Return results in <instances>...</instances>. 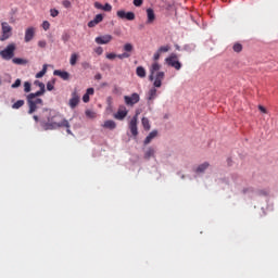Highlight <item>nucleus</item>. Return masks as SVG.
Listing matches in <instances>:
<instances>
[{"instance_id": "f257e3e1", "label": "nucleus", "mask_w": 278, "mask_h": 278, "mask_svg": "<svg viewBox=\"0 0 278 278\" xmlns=\"http://www.w3.org/2000/svg\"><path fill=\"white\" fill-rule=\"evenodd\" d=\"M160 58L162 54L159 50L153 54V62L149 67V80L153 81V86L155 88H162V81H164V77H166V73L162 72V64H160Z\"/></svg>"}, {"instance_id": "f03ea898", "label": "nucleus", "mask_w": 278, "mask_h": 278, "mask_svg": "<svg viewBox=\"0 0 278 278\" xmlns=\"http://www.w3.org/2000/svg\"><path fill=\"white\" fill-rule=\"evenodd\" d=\"M43 112H49L50 116L47 118V123L43 125V129H58L60 127L66 128V134L73 136V131H71V123L67 122L62 115L49 111V109H45Z\"/></svg>"}, {"instance_id": "7ed1b4c3", "label": "nucleus", "mask_w": 278, "mask_h": 278, "mask_svg": "<svg viewBox=\"0 0 278 278\" xmlns=\"http://www.w3.org/2000/svg\"><path fill=\"white\" fill-rule=\"evenodd\" d=\"M34 85L38 86L40 90L35 93H29L27 96V104L29 108L28 114H34V112H36V110H38L40 105L43 104L42 99L37 97H42V94H45L46 92L45 83H41L40 80H35Z\"/></svg>"}, {"instance_id": "20e7f679", "label": "nucleus", "mask_w": 278, "mask_h": 278, "mask_svg": "<svg viewBox=\"0 0 278 278\" xmlns=\"http://www.w3.org/2000/svg\"><path fill=\"white\" fill-rule=\"evenodd\" d=\"M10 38H12V26H10L8 22H2L0 41L5 42V40H10Z\"/></svg>"}, {"instance_id": "39448f33", "label": "nucleus", "mask_w": 278, "mask_h": 278, "mask_svg": "<svg viewBox=\"0 0 278 278\" xmlns=\"http://www.w3.org/2000/svg\"><path fill=\"white\" fill-rule=\"evenodd\" d=\"M14 51H16V43H9L4 50L0 51L2 60L10 61L14 58Z\"/></svg>"}, {"instance_id": "423d86ee", "label": "nucleus", "mask_w": 278, "mask_h": 278, "mask_svg": "<svg viewBox=\"0 0 278 278\" xmlns=\"http://www.w3.org/2000/svg\"><path fill=\"white\" fill-rule=\"evenodd\" d=\"M165 64H167V66H172L175 71H181V62H179V58L175 53H172L165 59Z\"/></svg>"}, {"instance_id": "0eeeda50", "label": "nucleus", "mask_w": 278, "mask_h": 278, "mask_svg": "<svg viewBox=\"0 0 278 278\" xmlns=\"http://www.w3.org/2000/svg\"><path fill=\"white\" fill-rule=\"evenodd\" d=\"M116 15L123 21H136V13L134 12H126L125 10H119L116 12Z\"/></svg>"}, {"instance_id": "6e6552de", "label": "nucleus", "mask_w": 278, "mask_h": 278, "mask_svg": "<svg viewBox=\"0 0 278 278\" xmlns=\"http://www.w3.org/2000/svg\"><path fill=\"white\" fill-rule=\"evenodd\" d=\"M80 97L79 92H77V89H74L72 92V98L70 99L68 105L72 110H75L79 105Z\"/></svg>"}, {"instance_id": "1a4fd4ad", "label": "nucleus", "mask_w": 278, "mask_h": 278, "mask_svg": "<svg viewBox=\"0 0 278 278\" xmlns=\"http://www.w3.org/2000/svg\"><path fill=\"white\" fill-rule=\"evenodd\" d=\"M124 101L127 105L134 106L136 103L140 102V94L132 93L131 96H125Z\"/></svg>"}, {"instance_id": "9d476101", "label": "nucleus", "mask_w": 278, "mask_h": 278, "mask_svg": "<svg viewBox=\"0 0 278 278\" xmlns=\"http://www.w3.org/2000/svg\"><path fill=\"white\" fill-rule=\"evenodd\" d=\"M129 129L132 136H138V114L130 119Z\"/></svg>"}, {"instance_id": "9b49d317", "label": "nucleus", "mask_w": 278, "mask_h": 278, "mask_svg": "<svg viewBox=\"0 0 278 278\" xmlns=\"http://www.w3.org/2000/svg\"><path fill=\"white\" fill-rule=\"evenodd\" d=\"M127 114H128L127 108L119 106L117 112L114 114V118H116V121H125Z\"/></svg>"}, {"instance_id": "f8f14e48", "label": "nucleus", "mask_w": 278, "mask_h": 278, "mask_svg": "<svg viewBox=\"0 0 278 278\" xmlns=\"http://www.w3.org/2000/svg\"><path fill=\"white\" fill-rule=\"evenodd\" d=\"M34 36H36V28L28 27L25 30V37H24L25 42H31V40H34Z\"/></svg>"}, {"instance_id": "ddd939ff", "label": "nucleus", "mask_w": 278, "mask_h": 278, "mask_svg": "<svg viewBox=\"0 0 278 278\" xmlns=\"http://www.w3.org/2000/svg\"><path fill=\"white\" fill-rule=\"evenodd\" d=\"M112 35H103L96 38L97 45H110L112 42Z\"/></svg>"}, {"instance_id": "4468645a", "label": "nucleus", "mask_w": 278, "mask_h": 278, "mask_svg": "<svg viewBox=\"0 0 278 278\" xmlns=\"http://www.w3.org/2000/svg\"><path fill=\"white\" fill-rule=\"evenodd\" d=\"M147 25H153L155 23V11L151 8L147 9Z\"/></svg>"}, {"instance_id": "2eb2a0df", "label": "nucleus", "mask_w": 278, "mask_h": 278, "mask_svg": "<svg viewBox=\"0 0 278 278\" xmlns=\"http://www.w3.org/2000/svg\"><path fill=\"white\" fill-rule=\"evenodd\" d=\"M53 75H55L56 77H61V79H63L64 81H68L71 79V74L65 71L55 70L53 72Z\"/></svg>"}, {"instance_id": "dca6fc26", "label": "nucleus", "mask_w": 278, "mask_h": 278, "mask_svg": "<svg viewBox=\"0 0 278 278\" xmlns=\"http://www.w3.org/2000/svg\"><path fill=\"white\" fill-rule=\"evenodd\" d=\"M155 88H160V87H153L149 90L148 92V103H151V101H153L156 97H157V89Z\"/></svg>"}, {"instance_id": "f3484780", "label": "nucleus", "mask_w": 278, "mask_h": 278, "mask_svg": "<svg viewBox=\"0 0 278 278\" xmlns=\"http://www.w3.org/2000/svg\"><path fill=\"white\" fill-rule=\"evenodd\" d=\"M92 94H94V88H88L86 93L83 96L84 103H89L90 97H92Z\"/></svg>"}, {"instance_id": "a211bd4d", "label": "nucleus", "mask_w": 278, "mask_h": 278, "mask_svg": "<svg viewBox=\"0 0 278 278\" xmlns=\"http://www.w3.org/2000/svg\"><path fill=\"white\" fill-rule=\"evenodd\" d=\"M157 138V130H152L144 139L143 143L147 144H151V141Z\"/></svg>"}, {"instance_id": "6ab92c4d", "label": "nucleus", "mask_w": 278, "mask_h": 278, "mask_svg": "<svg viewBox=\"0 0 278 278\" xmlns=\"http://www.w3.org/2000/svg\"><path fill=\"white\" fill-rule=\"evenodd\" d=\"M102 127L104 129H116V122L112 121V119H108L104 122V125H102Z\"/></svg>"}, {"instance_id": "aec40b11", "label": "nucleus", "mask_w": 278, "mask_h": 278, "mask_svg": "<svg viewBox=\"0 0 278 278\" xmlns=\"http://www.w3.org/2000/svg\"><path fill=\"white\" fill-rule=\"evenodd\" d=\"M207 168H210V164L207 162H204L195 168V173L201 174L204 170H207Z\"/></svg>"}, {"instance_id": "412c9836", "label": "nucleus", "mask_w": 278, "mask_h": 278, "mask_svg": "<svg viewBox=\"0 0 278 278\" xmlns=\"http://www.w3.org/2000/svg\"><path fill=\"white\" fill-rule=\"evenodd\" d=\"M136 75H138L141 79H144L147 77V70L142 66H138L136 70Z\"/></svg>"}, {"instance_id": "4be33fe9", "label": "nucleus", "mask_w": 278, "mask_h": 278, "mask_svg": "<svg viewBox=\"0 0 278 278\" xmlns=\"http://www.w3.org/2000/svg\"><path fill=\"white\" fill-rule=\"evenodd\" d=\"M151 157H155V149L149 148L144 153V160H151Z\"/></svg>"}, {"instance_id": "5701e85b", "label": "nucleus", "mask_w": 278, "mask_h": 278, "mask_svg": "<svg viewBox=\"0 0 278 278\" xmlns=\"http://www.w3.org/2000/svg\"><path fill=\"white\" fill-rule=\"evenodd\" d=\"M141 123H142L143 129H144L146 131H149V130L151 129V123L149 122V118L143 117V118L141 119Z\"/></svg>"}, {"instance_id": "b1692460", "label": "nucleus", "mask_w": 278, "mask_h": 278, "mask_svg": "<svg viewBox=\"0 0 278 278\" xmlns=\"http://www.w3.org/2000/svg\"><path fill=\"white\" fill-rule=\"evenodd\" d=\"M77 60H79V54L77 53H72L70 58V64L71 66H75L77 64Z\"/></svg>"}, {"instance_id": "393cba45", "label": "nucleus", "mask_w": 278, "mask_h": 278, "mask_svg": "<svg viewBox=\"0 0 278 278\" xmlns=\"http://www.w3.org/2000/svg\"><path fill=\"white\" fill-rule=\"evenodd\" d=\"M47 75V64L43 65L42 70L36 74V79H40Z\"/></svg>"}, {"instance_id": "a878e982", "label": "nucleus", "mask_w": 278, "mask_h": 278, "mask_svg": "<svg viewBox=\"0 0 278 278\" xmlns=\"http://www.w3.org/2000/svg\"><path fill=\"white\" fill-rule=\"evenodd\" d=\"M61 40L64 42V45H66V42L71 40V34L68 31H63L61 36Z\"/></svg>"}, {"instance_id": "bb28decb", "label": "nucleus", "mask_w": 278, "mask_h": 278, "mask_svg": "<svg viewBox=\"0 0 278 278\" xmlns=\"http://www.w3.org/2000/svg\"><path fill=\"white\" fill-rule=\"evenodd\" d=\"M25 105V101L24 100H17L13 105V110H18L21 108H23Z\"/></svg>"}, {"instance_id": "cd10ccee", "label": "nucleus", "mask_w": 278, "mask_h": 278, "mask_svg": "<svg viewBox=\"0 0 278 278\" xmlns=\"http://www.w3.org/2000/svg\"><path fill=\"white\" fill-rule=\"evenodd\" d=\"M156 51H159L161 54L168 53L170 51V46H162Z\"/></svg>"}, {"instance_id": "c85d7f7f", "label": "nucleus", "mask_w": 278, "mask_h": 278, "mask_svg": "<svg viewBox=\"0 0 278 278\" xmlns=\"http://www.w3.org/2000/svg\"><path fill=\"white\" fill-rule=\"evenodd\" d=\"M124 51H126V53H131V51H134V45L125 43L124 45Z\"/></svg>"}, {"instance_id": "c756f323", "label": "nucleus", "mask_w": 278, "mask_h": 278, "mask_svg": "<svg viewBox=\"0 0 278 278\" xmlns=\"http://www.w3.org/2000/svg\"><path fill=\"white\" fill-rule=\"evenodd\" d=\"M235 53H240L242 51V46L241 43H235L233 47H232Z\"/></svg>"}, {"instance_id": "7c9ffc66", "label": "nucleus", "mask_w": 278, "mask_h": 278, "mask_svg": "<svg viewBox=\"0 0 278 278\" xmlns=\"http://www.w3.org/2000/svg\"><path fill=\"white\" fill-rule=\"evenodd\" d=\"M85 114L88 118H97V113H94L93 111L87 110Z\"/></svg>"}, {"instance_id": "2f4dec72", "label": "nucleus", "mask_w": 278, "mask_h": 278, "mask_svg": "<svg viewBox=\"0 0 278 278\" xmlns=\"http://www.w3.org/2000/svg\"><path fill=\"white\" fill-rule=\"evenodd\" d=\"M13 64H27V61L23 60V59H18V58H14L12 60Z\"/></svg>"}, {"instance_id": "473e14b6", "label": "nucleus", "mask_w": 278, "mask_h": 278, "mask_svg": "<svg viewBox=\"0 0 278 278\" xmlns=\"http://www.w3.org/2000/svg\"><path fill=\"white\" fill-rule=\"evenodd\" d=\"M24 92H31V84L29 81L24 83Z\"/></svg>"}, {"instance_id": "72a5a7b5", "label": "nucleus", "mask_w": 278, "mask_h": 278, "mask_svg": "<svg viewBox=\"0 0 278 278\" xmlns=\"http://www.w3.org/2000/svg\"><path fill=\"white\" fill-rule=\"evenodd\" d=\"M41 27L45 29V31H48V29L51 27V23H49V21H43Z\"/></svg>"}, {"instance_id": "f704fd0d", "label": "nucleus", "mask_w": 278, "mask_h": 278, "mask_svg": "<svg viewBox=\"0 0 278 278\" xmlns=\"http://www.w3.org/2000/svg\"><path fill=\"white\" fill-rule=\"evenodd\" d=\"M116 58H118V60H125V58H131V54L124 52L122 54H116Z\"/></svg>"}, {"instance_id": "c9c22d12", "label": "nucleus", "mask_w": 278, "mask_h": 278, "mask_svg": "<svg viewBox=\"0 0 278 278\" xmlns=\"http://www.w3.org/2000/svg\"><path fill=\"white\" fill-rule=\"evenodd\" d=\"M102 10L103 12H112V4L105 3L104 5H102Z\"/></svg>"}, {"instance_id": "e433bc0d", "label": "nucleus", "mask_w": 278, "mask_h": 278, "mask_svg": "<svg viewBox=\"0 0 278 278\" xmlns=\"http://www.w3.org/2000/svg\"><path fill=\"white\" fill-rule=\"evenodd\" d=\"M59 14H60V11H58L56 9L50 10V16H52V18H55V16H58Z\"/></svg>"}, {"instance_id": "4c0bfd02", "label": "nucleus", "mask_w": 278, "mask_h": 278, "mask_svg": "<svg viewBox=\"0 0 278 278\" xmlns=\"http://www.w3.org/2000/svg\"><path fill=\"white\" fill-rule=\"evenodd\" d=\"M53 88H55V81H48L47 90L51 91Z\"/></svg>"}, {"instance_id": "58836bf2", "label": "nucleus", "mask_w": 278, "mask_h": 278, "mask_svg": "<svg viewBox=\"0 0 278 278\" xmlns=\"http://www.w3.org/2000/svg\"><path fill=\"white\" fill-rule=\"evenodd\" d=\"M93 21L97 22L98 25H99V23H101L103 21V15L102 14H97L94 16Z\"/></svg>"}, {"instance_id": "ea45409f", "label": "nucleus", "mask_w": 278, "mask_h": 278, "mask_svg": "<svg viewBox=\"0 0 278 278\" xmlns=\"http://www.w3.org/2000/svg\"><path fill=\"white\" fill-rule=\"evenodd\" d=\"M62 5L68 9V8H72L73 4L71 3L70 0H63Z\"/></svg>"}, {"instance_id": "a19ab883", "label": "nucleus", "mask_w": 278, "mask_h": 278, "mask_svg": "<svg viewBox=\"0 0 278 278\" xmlns=\"http://www.w3.org/2000/svg\"><path fill=\"white\" fill-rule=\"evenodd\" d=\"M132 3L136 8H140L143 3V0H134Z\"/></svg>"}, {"instance_id": "79ce46f5", "label": "nucleus", "mask_w": 278, "mask_h": 278, "mask_svg": "<svg viewBox=\"0 0 278 278\" xmlns=\"http://www.w3.org/2000/svg\"><path fill=\"white\" fill-rule=\"evenodd\" d=\"M21 87V78H17L16 80H15V84H13L12 86H11V88H20Z\"/></svg>"}, {"instance_id": "37998d69", "label": "nucleus", "mask_w": 278, "mask_h": 278, "mask_svg": "<svg viewBox=\"0 0 278 278\" xmlns=\"http://www.w3.org/2000/svg\"><path fill=\"white\" fill-rule=\"evenodd\" d=\"M38 47H40V49H45L47 47V41L45 40L38 41Z\"/></svg>"}, {"instance_id": "c03bdc74", "label": "nucleus", "mask_w": 278, "mask_h": 278, "mask_svg": "<svg viewBox=\"0 0 278 278\" xmlns=\"http://www.w3.org/2000/svg\"><path fill=\"white\" fill-rule=\"evenodd\" d=\"M115 58H116V53H108L106 54L108 60H115Z\"/></svg>"}, {"instance_id": "a18cd8bd", "label": "nucleus", "mask_w": 278, "mask_h": 278, "mask_svg": "<svg viewBox=\"0 0 278 278\" xmlns=\"http://www.w3.org/2000/svg\"><path fill=\"white\" fill-rule=\"evenodd\" d=\"M93 5L97 10H103V4H101L100 2H94Z\"/></svg>"}, {"instance_id": "49530a36", "label": "nucleus", "mask_w": 278, "mask_h": 278, "mask_svg": "<svg viewBox=\"0 0 278 278\" xmlns=\"http://www.w3.org/2000/svg\"><path fill=\"white\" fill-rule=\"evenodd\" d=\"M96 53H97L98 55H103V48H102V47H98V48L96 49Z\"/></svg>"}, {"instance_id": "de8ad7c7", "label": "nucleus", "mask_w": 278, "mask_h": 278, "mask_svg": "<svg viewBox=\"0 0 278 278\" xmlns=\"http://www.w3.org/2000/svg\"><path fill=\"white\" fill-rule=\"evenodd\" d=\"M258 110L260 112H262L263 114H268V111L266 110V108L258 105Z\"/></svg>"}, {"instance_id": "09e8293b", "label": "nucleus", "mask_w": 278, "mask_h": 278, "mask_svg": "<svg viewBox=\"0 0 278 278\" xmlns=\"http://www.w3.org/2000/svg\"><path fill=\"white\" fill-rule=\"evenodd\" d=\"M96 25H98V23L94 20L88 23V27H94Z\"/></svg>"}, {"instance_id": "8fccbe9b", "label": "nucleus", "mask_w": 278, "mask_h": 278, "mask_svg": "<svg viewBox=\"0 0 278 278\" xmlns=\"http://www.w3.org/2000/svg\"><path fill=\"white\" fill-rule=\"evenodd\" d=\"M94 79H97L99 81V80L103 79V76L101 74H97L94 76Z\"/></svg>"}, {"instance_id": "3c124183", "label": "nucleus", "mask_w": 278, "mask_h": 278, "mask_svg": "<svg viewBox=\"0 0 278 278\" xmlns=\"http://www.w3.org/2000/svg\"><path fill=\"white\" fill-rule=\"evenodd\" d=\"M33 118H34V121H35L36 123H38V121H39L38 115H34Z\"/></svg>"}, {"instance_id": "603ef678", "label": "nucleus", "mask_w": 278, "mask_h": 278, "mask_svg": "<svg viewBox=\"0 0 278 278\" xmlns=\"http://www.w3.org/2000/svg\"><path fill=\"white\" fill-rule=\"evenodd\" d=\"M105 86H108V83H103V84H102V87H105Z\"/></svg>"}, {"instance_id": "864d4df0", "label": "nucleus", "mask_w": 278, "mask_h": 278, "mask_svg": "<svg viewBox=\"0 0 278 278\" xmlns=\"http://www.w3.org/2000/svg\"><path fill=\"white\" fill-rule=\"evenodd\" d=\"M0 86H1V78H0Z\"/></svg>"}, {"instance_id": "5fc2aeb1", "label": "nucleus", "mask_w": 278, "mask_h": 278, "mask_svg": "<svg viewBox=\"0 0 278 278\" xmlns=\"http://www.w3.org/2000/svg\"><path fill=\"white\" fill-rule=\"evenodd\" d=\"M243 192H247V190H243Z\"/></svg>"}]
</instances>
